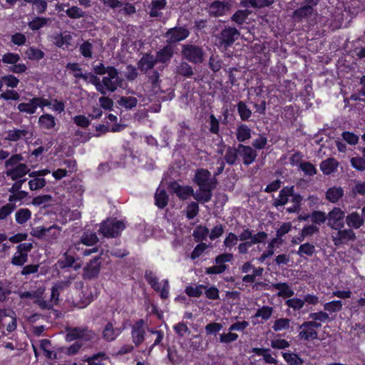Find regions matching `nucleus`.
<instances>
[{
	"instance_id": "obj_1",
	"label": "nucleus",
	"mask_w": 365,
	"mask_h": 365,
	"mask_svg": "<svg viewBox=\"0 0 365 365\" xmlns=\"http://www.w3.org/2000/svg\"><path fill=\"white\" fill-rule=\"evenodd\" d=\"M193 181L199 187L193 197L200 203L208 202L212 197V190L217 187V180L212 176L211 173L205 168H199L195 171Z\"/></svg>"
},
{
	"instance_id": "obj_2",
	"label": "nucleus",
	"mask_w": 365,
	"mask_h": 365,
	"mask_svg": "<svg viewBox=\"0 0 365 365\" xmlns=\"http://www.w3.org/2000/svg\"><path fill=\"white\" fill-rule=\"evenodd\" d=\"M181 54L187 61L199 65L205 61L206 53L202 46L192 43H185L181 47Z\"/></svg>"
},
{
	"instance_id": "obj_3",
	"label": "nucleus",
	"mask_w": 365,
	"mask_h": 365,
	"mask_svg": "<svg viewBox=\"0 0 365 365\" xmlns=\"http://www.w3.org/2000/svg\"><path fill=\"white\" fill-rule=\"evenodd\" d=\"M65 339L71 342L76 339H82L85 341H91L97 336L96 332L87 327H67L65 329Z\"/></svg>"
},
{
	"instance_id": "obj_4",
	"label": "nucleus",
	"mask_w": 365,
	"mask_h": 365,
	"mask_svg": "<svg viewBox=\"0 0 365 365\" xmlns=\"http://www.w3.org/2000/svg\"><path fill=\"white\" fill-rule=\"evenodd\" d=\"M122 84V79L119 76L118 70L111 66H108V73L103 76L101 80V86L103 91L100 92L102 95H106L107 92L113 93Z\"/></svg>"
},
{
	"instance_id": "obj_5",
	"label": "nucleus",
	"mask_w": 365,
	"mask_h": 365,
	"mask_svg": "<svg viewBox=\"0 0 365 365\" xmlns=\"http://www.w3.org/2000/svg\"><path fill=\"white\" fill-rule=\"evenodd\" d=\"M125 228L123 222L115 219H108L101 225L99 232L106 237H117Z\"/></svg>"
},
{
	"instance_id": "obj_6",
	"label": "nucleus",
	"mask_w": 365,
	"mask_h": 365,
	"mask_svg": "<svg viewBox=\"0 0 365 365\" xmlns=\"http://www.w3.org/2000/svg\"><path fill=\"white\" fill-rule=\"evenodd\" d=\"M240 36V32L235 27L225 26L219 34V43L225 48L231 46Z\"/></svg>"
},
{
	"instance_id": "obj_7",
	"label": "nucleus",
	"mask_w": 365,
	"mask_h": 365,
	"mask_svg": "<svg viewBox=\"0 0 365 365\" xmlns=\"http://www.w3.org/2000/svg\"><path fill=\"white\" fill-rule=\"evenodd\" d=\"M322 324H317L316 322L307 321L299 326V339L309 341L318 338V334L316 329H319Z\"/></svg>"
},
{
	"instance_id": "obj_8",
	"label": "nucleus",
	"mask_w": 365,
	"mask_h": 365,
	"mask_svg": "<svg viewBox=\"0 0 365 365\" xmlns=\"http://www.w3.org/2000/svg\"><path fill=\"white\" fill-rule=\"evenodd\" d=\"M233 259V255L230 253H222L217 256L215 259V262L217 265L207 267L205 269V273L207 274H218L223 273L227 268L228 265L225 264V262H230Z\"/></svg>"
},
{
	"instance_id": "obj_9",
	"label": "nucleus",
	"mask_w": 365,
	"mask_h": 365,
	"mask_svg": "<svg viewBox=\"0 0 365 365\" xmlns=\"http://www.w3.org/2000/svg\"><path fill=\"white\" fill-rule=\"evenodd\" d=\"M231 7L229 0H215L207 6V11L210 16L219 17L230 12Z\"/></svg>"
},
{
	"instance_id": "obj_10",
	"label": "nucleus",
	"mask_w": 365,
	"mask_h": 365,
	"mask_svg": "<svg viewBox=\"0 0 365 365\" xmlns=\"http://www.w3.org/2000/svg\"><path fill=\"white\" fill-rule=\"evenodd\" d=\"M190 34V31L184 26H175L169 29L165 34V37L167 38L166 41L170 45L185 40Z\"/></svg>"
},
{
	"instance_id": "obj_11",
	"label": "nucleus",
	"mask_w": 365,
	"mask_h": 365,
	"mask_svg": "<svg viewBox=\"0 0 365 365\" xmlns=\"http://www.w3.org/2000/svg\"><path fill=\"white\" fill-rule=\"evenodd\" d=\"M146 327L145 321L140 319L131 327L132 341L137 347L142 344L145 340Z\"/></svg>"
},
{
	"instance_id": "obj_12",
	"label": "nucleus",
	"mask_w": 365,
	"mask_h": 365,
	"mask_svg": "<svg viewBox=\"0 0 365 365\" xmlns=\"http://www.w3.org/2000/svg\"><path fill=\"white\" fill-rule=\"evenodd\" d=\"M344 227L336 228V233L332 235V241L335 246L347 244L350 241H354L356 239V234L354 230L349 227L343 229Z\"/></svg>"
},
{
	"instance_id": "obj_13",
	"label": "nucleus",
	"mask_w": 365,
	"mask_h": 365,
	"mask_svg": "<svg viewBox=\"0 0 365 365\" xmlns=\"http://www.w3.org/2000/svg\"><path fill=\"white\" fill-rule=\"evenodd\" d=\"M115 320L108 322L103 328L102 338L108 341H114L124 330V327H117Z\"/></svg>"
},
{
	"instance_id": "obj_14",
	"label": "nucleus",
	"mask_w": 365,
	"mask_h": 365,
	"mask_svg": "<svg viewBox=\"0 0 365 365\" xmlns=\"http://www.w3.org/2000/svg\"><path fill=\"white\" fill-rule=\"evenodd\" d=\"M173 55L174 48L171 45H166L158 51L154 56L157 63L160 64L158 69L162 71L168 65Z\"/></svg>"
},
{
	"instance_id": "obj_15",
	"label": "nucleus",
	"mask_w": 365,
	"mask_h": 365,
	"mask_svg": "<svg viewBox=\"0 0 365 365\" xmlns=\"http://www.w3.org/2000/svg\"><path fill=\"white\" fill-rule=\"evenodd\" d=\"M344 212L339 207L333 208L327 215V225L332 230L344 227Z\"/></svg>"
},
{
	"instance_id": "obj_16",
	"label": "nucleus",
	"mask_w": 365,
	"mask_h": 365,
	"mask_svg": "<svg viewBox=\"0 0 365 365\" xmlns=\"http://www.w3.org/2000/svg\"><path fill=\"white\" fill-rule=\"evenodd\" d=\"M238 237L240 241H247L249 242L259 244L264 242L267 238V234L264 232H258L256 234H253L252 230L245 227L243 231Z\"/></svg>"
},
{
	"instance_id": "obj_17",
	"label": "nucleus",
	"mask_w": 365,
	"mask_h": 365,
	"mask_svg": "<svg viewBox=\"0 0 365 365\" xmlns=\"http://www.w3.org/2000/svg\"><path fill=\"white\" fill-rule=\"evenodd\" d=\"M238 151L239 156L242 157V163L245 165L252 164L257 156V151L255 149L241 143L238 144Z\"/></svg>"
},
{
	"instance_id": "obj_18",
	"label": "nucleus",
	"mask_w": 365,
	"mask_h": 365,
	"mask_svg": "<svg viewBox=\"0 0 365 365\" xmlns=\"http://www.w3.org/2000/svg\"><path fill=\"white\" fill-rule=\"evenodd\" d=\"M101 269L98 257H95L83 268V277L84 279H91L98 277Z\"/></svg>"
},
{
	"instance_id": "obj_19",
	"label": "nucleus",
	"mask_w": 365,
	"mask_h": 365,
	"mask_svg": "<svg viewBox=\"0 0 365 365\" xmlns=\"http://www.w3.org/2000/svg\"><path fill=\"white\" fill-rule=\"evenodd\" d=\"M169 187L181 200H186L190 196H193V195L195 193L194 192V190L192 187L181 186L177 182H172L170 184Z\"/></svg>"
},
{
	"instance_id": "obj_20",
	"label": "nucleus",
	"mask_w": 365,
	"mask_h": 365,
	"mask_svg": "<svg viewBox=\"0 0 365 365\" xmlns=\"http://www.w3.org/2000/svg\"><path fill=\"white\" fill-rule=\"evenodd\" d=\"M153 55L145 53L138 63V68L143 73H146L148 71L153 69L157 64Z\"/></svg>"
},
{
	"instance_id": "obj_21",
	"label": "nucleus",
	"mask_w": 365,
	"mask_h": 365,
	"mask_svg": "<svg viewBox=\"0 0 365 365\" xmlns=\"http://www.w3.org/2000/svg\"><path fill=\"white\" fill-rule=\"evenodd\" d=\"M294 186L284 187L279 193V197L276 198L273 201V206L278 207L279 206H284L286 205L291 195H293Z\"/></svg>"
},
{
	"instance_id": "obj_22",
	"label": "nucleus",
	"mask_w": 365,
	"mask_h": 365,
	"mask_svg": "<svg viewBox=\"0 0 365 365\" xmlns=\"http://www.w3.org/2000/svg\"><path fill=\"white\" fill-rule=\"evenodd\" d=\"M30 169L26 164H19L14 168L6 170V174L9 176L12 180H17L29 173Z\"/></svg>"
},
{
	"instance_id": "obj_23",
	"label": "nucleus",
	"mask_w": 365,
	"mask_h": 365,
	"mask_svg": "<svg viewBox=\"0 0 365 365\" xmlns=\"http://www.w3.org/2000/svg\"><path fill=\"white\" fill-rule=\"evenodd\" d=\"M347 226L351 229H359L363 226L364 219L363 216L357 212H352L345 217Z\"/></svg>"
},
{
	"instance_id": "obj_24",
	"label": "nucleus",
	"mask_w": 365,
	"mask_h": 365,
	"mask_svg": "<svg viewBox=\"0 0 365 365\" xmlns=\"http://www.w3.org/2000/svg\"><path fill=\"white\" fill-rule=\"evenodd\" d=\"M274 3V0H240V5L244 8L262 9L268 7Z\"/></svg>"
},
{
	"instance_id": "obj_25",
	"label": "nucleus",
	"mask_w": 365,
	"mask_h": 365,
	"mask_svg": "<svg viewBox=\"0 0 365 365\" xmlns=\"http://www.w3.org/2000/svg\"><path fill=\"white\" fill-rule=\"evenodd\" d=\"M75 257L73 255H69L68 252H65L63 254L62 257L58 260V263L61 269L73 267V268L77 270L81 267V265L75 264Z\"/></svg>"
},
{
	"instance_id": "obj_26",
	"label": "nucleus",
	"mask_w": 365,
	"mask_h": 365,
	"mask_svg": "<svg viewBox=\"0 0 365 365\" xmlns=\"http://www.w3.org/2000/svg\"><path fill=\"white\" fill-rule=\"evenodd\" d=\"M188 61H181L175 68V73L184 78H191L194 75L192 66Z\"/></svg>"
},
{
	"instance_id": "obj_27",
	"label": "nucleus",
	"mask_w": 365,
	"mask_h": 365,
	"mask_svg": "<svg viewBox=\"0 0 365 365\" xmlns=\"http://www.w3.org/2000/svg\"><path fill=\"white\" fill-rule=\"evenodd\" d=\"M45 292V288L43 287H39L35 290L26 291V292H19L18 294L20 299H29L33 300L34 303L41 297H43V294Z\"/></svg>"
},
{
	"instance_id": "obj_28",
	"label": "nucleus",
	"mask_w": 365,
	"mask_h": 365,
	"mask_svg": "<svg viewBox=\"0 0 365 365\" xmlns=\"http://www.w3.org/2000/svg\"><path fill=\"white\" fill-rule=\"evenodd\" d=\"M239 151H238V145L235 146H228L227 148L225 155L224 159L225 162L230 165H234L239 160Z\"/></svg>"
},
{
	"instance_id": "obj_29",
	"label": "nucleus",
	"mask_w": 365,
	"mask_h": 365,
	"mask_svg": "<svg viewBox=\"0 0 365 365\" xmlns=\"http://www.w3.org/2000/svg\"><path fill=\"white\" fill-rule=\"evenodd\" d=\"M83 346L81 341H76L69 346H62L58 349V354L66 356H73L77 354Z\"/></svg>"
},
{
	"instance_id": "obj_30",
	"label": "nucleus",
	"mask_w": 365,
	"mask_h": 365,
	"mask_svg": "<svg viewBox=\"0 0 365 365\" xmlns=\"http://www.w3.org/2000/svg\"><path fill=\"white\" fill-rule=\"evenodd\" d=\"M338 165L336 160L329 158L321 163L320 169L324 175H330L336 170Z\"/></svg>"
},
{
	"instance_id": "obj_31",
	"label": "nucleus",
	"mask_w": 365,
	"mask_h": 365,
	"mask_svg": "<svg viewBox=\"0 0 365 365\" xmlns=\"http://www.w3.org/2000/svg\"><path fill=\"white\" fill-rule=\"evenodd\" d=\"M344 196V190L341 187H332L327 190L326 198L332 203L337 202Z\"/></svg>"
},
{
	"instance_id": "obj_32",
	"label": "nucleus",
	"mask_w": 365,
	"mask_h": 365,
	"mask_svg": "<svg viewBox=\"0 0 365 365\" xmlns=\"http://www.w3.org/2000/svg\"><path fill=\"white\" fill-rule=\"evenodd\" d=\"M272 287L279 290L277 296L282 297H291L294 294V290L287 283H276L272 284Z\"/></svg>"
},
{
	"instance_id": "obj_33",
	"label": "nucleus",
	"mask_w": 365,
	"mask_h": 365,
	"mask_svg": "<svg viewBox=\"0 0 365 365\" xmlns=\"http://www.w3.org/2000/svg\"><path fill=\"white\" fill-rule=\"evenodd\" d=\"M165 0H153L150 6L149 15L151 17H158L162 15L160 10L165 8Z\"/></svg>"
},
{
	"instance_id": "obj_34",
	"label": "nucleus",
	"mask_w": 365,
	"mask_h": 365,
	"mask_svg": "<svg viewBox=\"0 0 365 365\" xmlns=\"http://www.w3.org/2000/svg\"><path fill=\"white\" fill-rule=\"evenodd\" d=\"M236 138L239 142H245L251 138V129L245 124H240L236 130Z\"/></svg>"
},
{
	"instance_id": "obj_35",
	"label": "nucleus",
	"mask_w": 365,
	"mask_h": 365,
	"mask_svg": "<svg viewBox=\"0 0 365 365\" xmlns=\"http://www.w3.org/2000/svg\"><path fill=\"white\" fill-rule=\"evenodd\" d=\"M29 130L24 129H14L6 131V140L9 141H17L29 134Z\"/></svg>"
},
{
	"instance_id": "obj_36",
	"label": "nucleus",
	"mask_w": 365,
	"mask_h": 365,
	"mask_svg": "<svg viewBox=\"0 0 365 365\" xmlns=\"http://www.w3.org/2000/svg\"><path fill=\"white\" fill-rule=\"evenodd\" d=\"M117 103L120 106L127 110H131L136 107L138 99L133 96H121Z\"/></svg>"
},
{
	"instance_id": "obj_37",
	"label": "nucleus",
	"mask_w": 365,
	"mask_h": 365,
	"mask_svg": "<svg viewBox=\"0 0 365 365\" xmlns=\"http://www.w3.org/2000/svg\"><path fill=\"white\" fill-rule=\"evenodd\" d=\"M155 205L163 209L168 205V196L166 191L163 189L158 188L155 195Z\"/></svg>"
},
{
	"instance_id": "obj_38",
	"label": "nucleus",
	"mask_w": 365,
	"mask_h": 365,
	"mask_svg": "<svg viewBox=\"0 0 365 365\" xmlns=\"http://www.w3.org/2000/svg\"><path fill=\"white\" fill-rule=\"evenodd\" d=\"M38 124L44 129H51L56 125L55 118L51 114H43L39 117Z\"/></svg>"
},
{
	"instance_id": "obj_39",
	"label": "nucleus",
	"mask_w": 365,
	"mask_h": 365,
	"mask_svg": "<svg viewBox=\"0 0 365 365\" xmlns=\"http://www.w3.org/2000/svg\"><path fill=\"white\" fill-rule=\"evenodd\" d=\"M251 14L247 9L237 10L232 16L231 20L235 22L237 26H242L248 18V16Z\"/></svg>"
},
{
	"instance_id": "obj_40",
	"label": "nucleus",
	"mask_w": 365,
	"mask_h": 365,
	"mask_svg": "<svg viewBox=\"0 0 365 365\" xmlns=\"http://www.w3.org/2000/svg\"><path fill=\"white\" fill-rule=\"evenodd\" d=\"M31 217V212L28 208L19 209L15 213L16 222L19 225L25 224Z\"/></svg>"
},
{
	"instance_id": "obj_41",
	"label": "nucleus",
	"mask_w": 365,
	"mask_h": 365,
	"mask_svg": "<svg viewBox=\"0 0 365 365\" xmlns=\"http://www.w3.org/2000/svg\"><path fill=\"white\" fill-rule=\"evenodd\" d=\"M17 108L20 112L27 114H34L37 109L34 98L29 99L28 103H19Z\"/></svg>"
},
{
	"instance_id": "obj_42",
	"label": "nucleus",
	"mask_w": 365,
	"mask_h": 365,
	"mask_svg": "<svg viewBox=\"0 0 365 365\" xmlns=\"http://www.w3.org/2000/svg\"><path fill=\"white\" fill-rule=\"evenodd\" d=\"M54 40H55L54 43L58 47L61 48L64 45L70 46L71 44L73 37L70 33L65 32L63 34H61L55 36Z\"/></svg>"
},
{
	"instance_id": "obj_43",
	"label": "nucleus",
	"mask_w": 365,
	"mask_h": 365,
	"mask_svg": "<svg viewBox=\"0 0 365 365\" xmlns=\"http://www.w3.org/2000/svg\"><path fill=\"white\" fill-rule=\"evenodd\" d=\"M315 246L309 242H306L299 246L297 253L299 257H303L304 256L311 257L315 253Z\"/></svg>"
},
{
	"instance_id": "obj_44",
	"label": "nucleus",
	"mask_w": 365,
	"mask_h": 365,
	"mask_svg": "<svg viewBox=\"0 0 365 365\" xmlns=\"http://www.w3.org/2000/svg\"><path fill=\"white\" fill-rule=\"evenodd\" d=\"M237 108L242 120H247L251 117L252 110L247 107L244 101L238 102L237 104Z\"/></svg>"
},
{
	"instance_id": "obj_45",
	"label": "nucleus",
	"mask_w": 365,
	"mask_h": 365,
	"mask_svg": "<svg viewBox=\"0 0 365 365\" xmlns=\"http://www.w3.org/2000/svg\"><path fill=\"white\" fill-rule=\"evenodd\" d=\"M310 322H316L317 324H322V322L330 321L329 315L327 312L320 311L318 312H312L309 314Z\"/></svg>"
},
{
	"instance_id": "obj_46",
	"label": "nucleus",
	"mask_w": 365,
	"mask_h": 365,
	"mask_svg": "<svg viewBox=\"0 0 365 365\" xmlns=\"http://www.w3.org/2000/svg\"><path fill=\"white\" fill-rule=\"evenodd\" d=\"M61 234V227L57 225H52L47 228L46 235L45 239L50 243L56 241Z\"/></svg>"
},
{
	"instance_id": "obj_47",
	"label": "nucleus",
	"mask_w": 365,
	"mask_h": 365,
	"mask_svg": "<svg viewBox=\"0 0 365 365\" xmlns=\"http://www.w3.org/2000/svg\"><path fill=\"white\" fill-rule=\"evenodd\" d=\"M290 319L279 318L274 321L272 328L274 331L287 330L290 328Z\"/></svg>"
},
{
	"instance_id": "obj_48",
	"label": "nucleus",
	"mask_w": 365,
	"mask_h": 365,
	"mask_svg": "<svg viewBox=\"0 0 365 365\" xmlns=\"http://www.w3.org/2000/svg\"><path fill=\"white\" fill-rule=\"evenodd\" d=\"M11 294L10 284L6 281L0 280V302H6Z\"/></svg>"
},
{
	"instance_id": "obj_49",
	"label": "nucleus",
	"mask_w": 365,
	"mask_h": 365,
	"mask_svg": "<svg viewBox=\"0 0 365 365\" xmlns=\"http://www.w3.org/2000/svg\"><path fill=\"white\" fill-rule=\"evenodd\" d=\"M209 234V230L206 227L199 225L195 227L192 235L196 242L203 241L207 239Z\"/></svg>"
},
{
	"instance_id": "obj_50",
	"label": "nucleus",
	"mask_w": 365,
	"mask_h": 365,
	"mask_svg": "<svg viewBox=\"0 0 365 365\" xmlns=\"http://www.w3.org/2000/svg\"><path fill=\"white\" fill-rule=\"evenodd\" d=\"M65 12L71 19H80L86 16V13L77 6H73L68 8Z\"/></svg>"
},
{
	"instance_id": "obj_51",
	"label": "nucleus",
	"mask_w": 365,
	"mask_h": 365,
	"mask_svg": "<svg viewBox=\"0 0 365 365\" xmlns=\"http://www.w3.org/2000/svg\"><path fill=\"white\" fill-rule=\"evenodd\" d=\"M93 44L89 41H83L79 46L81 54L86 58H91L93 57Z\"/></svg>"
},
{
	"instance_id": "obj_52",
	"label": "nucleus",
	"mask_w": 365,
	"mask_h": 365,
	"mask_svg": "<svg viewBox=\"0 0 365 365\" xmlns=\"http://www.w3.org/2000/svg\"><path fill=\"white\" fill-rule=\"evenodd\" d=\"M314 5H312L310 4H307V5L302 6L297 10L294 11V14L295 16L298 18H305L311 16L313 13V6Z\"/></svg>"
},
{
	"instance_id": "obj_53",
	"label": "nucleus",
	"mask_w": 365,
	"mask_h": 365,
	"mask_svg": "<svg viewBox=\"0 0 365 365\" xmlns=\"http://www.w3.org/2000/svg\"><path fill=\"white\" fill-rule=\"evenodd\" d=\"M145 277L148 284L153 288L156 292H160L161 287L160 283L158 282V279L153 274L151 271H146Z\"/></svg>"
},
{
	"instance_id": "obj_54",
	"label": "nucleus",
	"mask_w": 365,
	"mask_h": 365,
	"mask_svg": "<svg viewBox=\"0 0 365 365\" xmlns=\"http://www.w3.org/2000/svg\"><path fill=\"white\" fill-rule=\"evenodd\" d=\"M107 359L108 356H106V354L103 351H100L88 357L86 359V361L88 363V365H104V364L102 362V360Z\"/></svg>"
},
{
	"instance_id": "obj_55",
	"label": "nucleus",
	"mask_w": 365,
	"mask_h": 365,
	"mask_svg": "<svg viewBox=\"0 0 365 365\" xmlns=\"http://www.w3.org/2000/svg\"><path fill=\"white\" fill-rule=\"evenodd\" d=\"M81 241L86 245L91 246L97 243L98 238L95 232H86L81 236Z\"/></svg>"
},
{
	"instance_id": "obj_56",
	"label": "nucleus",
	"mask_w": 365,
	"mask_h": 365,
	"mask_svg": "<svg viewBox=\"0 0 365 365\" xmlns=\"http://www.w3.org/2000/svg\"><path fill=\"white\" fill-rule=\"evenodd\" d=\"M342 302L341 300H334L330 302H327L324 305V309L326 312L332 313L338 312L342 309Z\"/></svg>"
},
{
	"instance_id": "obj_57",
	"label": "nucleus",
	"mask_w": 365,
	"mask_h": 365,
	"mask_svg": "<svg viewBox=\"0 0 365 365\" xmlns=\"http://www.w3.org/2000/svg\"><path fill=\"white\" fill-rule=\"evenodd\" d=\"M269 349L263 348H253L252 352L258 356H263L266 363L273 364L276 360L268 353Z\"/></svg>"
},
{
	"instance_id": "obj_58",
	"label": "nucleus",
	"mask_w": 365,
	"mask_h": 365,
	"mask_svg": "<svg viewBox=\"0 0 365 365\" xmlns=\"http://www.w3.org/2000/svg\"><path fill=\"white\" fill-rule=\"evenodd\" d=\"M202 289H206V286L202 284L196 287L189 286L185 288V292L189 297H200L202 294Z\"/></svg>"
},
{
	"instance_id": "obj_59",
	"label": "nucleus",
	"mask_w": 365,
	"mask_h": 365,
	"mask_svg": "<svg viewBox=\"0 0 365 365\" xmlns=\"http://www.w3.org/2000/svg\"><path fill=\"white\" fill-rule=\"evenodd\" d=\"M28 260L27 254L16 251L11 258V264L16 266H23Z\"/></svg>"
},
{
	"instance_id": "obj_60",
	"label": "nucleus",
	"mask_w": 365,
	"mask_h": 365,
	"mask_svg": "<svg viewBox=\"0 0 365 365\" xmlns=\"http://www.w3.org/2000/svg\"><path fill=\"white\" fill-rule=\"evenodd\" d=\"M273 312V308L268 306H263L262 308L258 309L255 314V317H262L264 321L268 320Z\"/></svg>"
},
{
	"instance_id": "obj_61",
	"label": "nucleus",
	"mask_w": 365,
	"mask_h": 365,
	"mask_svg": "<svg viewBox=\"0 0 365 365\" xmlns=\"http://www.w3.org/2000/svg\"><path fill=\"white\" fill-rule=\"evenodd\" d=\"M209 68L215 73L222 68V60L218 55H212L209 59Z\"/></svg>"
},
{
	"instance_id": "obj_62",
	"label": "nucleus",
	"mask_w": 365,
	"mask_h": 365,
	"mask_svg": "<svg viewBox=\"0 0 365 365\" xmlns=\"http://www.w3.org/2000/svg\"><path fill=\"white\" fill-rule=\"evenodd\" d=\"M14 203H7L0 208V220H6L16 209Z\"/></svg>"
},
{
	"instance_id": "obj_63",
	"label": "nucleus",
	"mask_w": 365,
	"mask_h": 365,
	"mask_svg": "<svg viewBox=\"0 0 365 365\" xmlns=\"http://www.w3.org/2000/svg\"><path fill=\"white\" fill-rule=\"evenodd\" d=\"M310 219L313 223L321 225L327 220V215L322 211H314L310 215Z\"/></svg>"
},
{
	"instance_id": "obj_64",
	"label": "nucleus",
	"mask_w": 365,
	"mask_h": 365,
	"mask_svg": "<svg viewBox=\"0 0 365 365\" xmlns=\"http://www.w3.org/2000/svg\"><path fill=\"white\" fill-rule=\"evenodd\" d=\"M282 356L290 365H302L303 364V360L296 354L283 353Z\"/></svg>"
}]
</instances>
